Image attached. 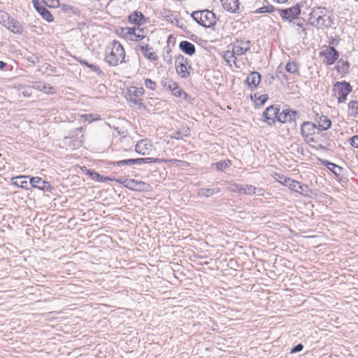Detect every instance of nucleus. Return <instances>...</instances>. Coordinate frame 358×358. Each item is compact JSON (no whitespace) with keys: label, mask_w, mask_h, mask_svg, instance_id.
I'll return each instance as SVG.
<instances>
[{"label":"nucleus","mask_w":358,"mask_h":358,"mask_svg":"<svg viewBox=\"0 0 358 358\" xmlns=\"http://www.w3.org/2000/svg\"><path fill=\"white\" fill-rule=\"evenodd\" d=\"M125 51L120 42L113 41L105 50V61L111 66H116L124 61Z\"/></svg>","instance_id":"1"},{"label":"nucleus","mask_w":358,"mask_h":358,"mask_svg":"<svg viewBox=\"0 0 358 358\" xmlns=\"http://www.w3.org/2000/svg\"><path fill=\"white\" fill-rule=\"evenodd\" d=\"M192 17L199 24L204 27H211L216 22L215 15L208 10L194 11Z\"/></svg>","instance_id":"2"},{"label":"nucleus","mask_w":358,"mask_h":358,"mask_svg":"<svg viewBox=\"0 0 358 358\" xmlns=\"http://www.w3.org/2000/svg\"><path fill=\"white\" fill-rule=\"evenodd\" d=\"M351 91L352 87L346 82H337L333 89L334 96L338 98L339 103L344 102Z\"/></svg>","instance_id":"3"},{"label":"nucleus","mask_w":358,"mask_h":358,"mask_svg":"<svg viewBox=\"0 0 358 358\" xmlns=\"http://www.w3.org/2000/svg\"><path fill=\"white\" fill-rule=\"evenodd\" d=\"M312 24L317 27H328L327 22L329 17L324 14V8H318L310 14Z\"/></svg>","instance_id":"4"},{"label":"nucleus","mask_w":358,"mask_h":358,"mask_svg":"<svg viewBox=\"0 0 358 358\" xmlns=\"http://www.w3.org/2000/svg\"><path fill=\"white\" fill-rule=\"evenodd\" d=\"M145 90L143 87H131L127 89L126 98L127 100L133 102L134 104H143L142 96L144 94Z\"/></svg>","instance_id":"5"},{"label":"nucleus","mask_w":358,"mask_h":358,"mask_svg":"<svg viewBox=\"0 0 358 358\" xmlns=\"http://www.w3.org/2000/svg\"><path fill=\"white\" fill-rule=\"evenodd\" d=\"M191 68L188 65L187 59L182 55H178L176 59V70L181 78H186L189 76V69Z\"/></svg>","instance_id":"6"},{"label":"nucleus","mask_w":358,"mask_h":358,"mask_svg":"<svg viewBox=\"0 0 358 358\" xmlns=\"http://www.w3.org/2000/svg\"><path fill=\"white\" fill-rule=\"evenodd\" d=\"M316 129V125L310 122H304L301 125V134L307 142H316L313 137Z\"/></svg>","instance_id":"7"},{"label":"nucleus","mask_w":358,"mask_h":358,"mask_svg":"<svg viewBox=\"0 0 358 358\" xmlns=\"http://www.w3.org/2000/svg\"><path fill=\"white\" fill-rule=\"evenodd\" d=\"M123 182L124 187L134 191L147 192L150 187L149 184L134 179H124Z\"/></svg>","instance_id":"8"},{"label":"nucleus","mask_w":358,"mask_h":358,"mask_svg":"<svg viewBox=\"0 0 358 358\" xmlns=\"http://www.w3.org/2000/svg\"><path fill=\"white\" fill-rule=\"evenodd\" d=\"M280 109L277 106H271L268 107L263 113L264 121L268 124L272 125L278 119Z\"/></svg>","instance_id":"9"},{"label":"nucleus","mask_w":358,"mask_h":358,"mask_svg":"<svg viewBox=\"0 0 358 358\" xmlns=\"http://www.w3.org/2000/svg\"><path fill=\"white\" fill-rule=\"evenodd\" d=\"M250 48V41L247 40H236L232 44L234 53L237 56L244 55Z\"/></svg>","instance_id":"10"},{"label":"nucleus","mask_w":358,"mask_h":358,"mask_svg":"<svg viewBox=\"0 0 358 358\" xmlns=\"http://www.w3.org/2000/svg\"><path fill=\"white\" fill-rule=\"evenodd\" d=\"M320 55L324 57V63L331 65L338 59L339 53L334 47H327L320 52Z\"/></svg>","instance_id":"11"},{"label":"nucleus","mask_w":358,"mask_h":358,"mask_svg":"<svg viewBox=\"0 0 358 358\" xmlns=\"http://www.w3.org/2000/svg\"><path fill=\"white\" fill-rule=\"evenodd\" d=\"M300 13L301 9L299 5H296L291 8L282 10L280 11V16L282 19L292 22L293 20L297 18Z\"/></svg>","instance_id":"12"},{"label":"nucleus","mask_w":358,"mask_h":358,"mask_svg":"<svg viewBox=\"0 0 358 358\" xmlns=\"http://www.w3.org/2000/svg\"><path fill=\"white\" fill-rule=\"evenodd\" d=\"M29 184L32 187L37 188L45 192H50L52 189L50 183L47 181H45L40 177L29 176Z\"/></svg>","instance_id":"13"},{"label":"nucleus","mask_w":358,"mask_h":358,"mask_svg":"<svg viewBox=\"0 0 358 358\" xmlns=\"http://www.w3.org/2000/svg\"><path fill=\"white\" fill-rule=\"evenodd\" d=\"M137 50H140L143 56L150 61H156L158 59V56L154 52L153 48L147 43H141L138 44Z\"/></svg>","instance_id":"14"},{"label":"nucleus","mask_w":358,"mask_h":358,"mask_svg":"<svg viewBox=\"0 0 358 358\" xmlns=\"http://www.w3.org/2000/svg\"><path fill=\"white\" fill-rule=\"evenodd\" d=\"M152 150V143L150 140L144 138L137 142L135 146L136 152L142 155H148Z\"/></svg>","instance_id":"15"},{"label":"nucleus","mask_w":358,"mask_h":358,"mask_svg":"<svg viewBox=\"0 0 358 358\" xmlns=\"http://www.w3.org/2000/svg\"><path fill=\"white\" fill-rule=\"evenodd\" d=\"M232 192H243V194L252 195L255 194L256 187L251 185L231 184L229 187Z\"/></svg>","instance_id":"16"},{"label":"nucleus","mask_w":358,"mask_h":358,"mask_svg":"<svg viewBox=\"0 0 358 358\" xmlns=\"http://www.w3.org/2000/svg\"><path fill=\"white\" fill-rule=\"evenodd\" d=\"M33 5L37 12L46 21L50 22L54 20L50 12L43 6H41L37 0H33Z\"/></svg>","instance_id":"17"},{"label":"nucleus","mask_w":358,"mask_h":358,"mask_svg":"<svg viewBox=\"0 0 358 358\" xmlns=\"http://www.w3.org/2000/svg\"><path fill=\"white\" fill-rule=\"evenodd\" d=\"M296 114L297 113L296 111L283 110L281 113H278L277 120L281 123L291 122L292 120H294Z\"/></svg>","instance_id":"18"},{"label":"nucleus","mask_w":358,"mask_h":358,"mask_svg":"<svg viewBox=\"0 0 358 358\" xmlns=\"http://www.w3.org/2000/svg\"><path fill=\"white\" fill-rule=\"evenodd\" d=\"M223 8L231 13L238 12L239 1L238 0H221Z\"/></svg>","instance_id":"19"},{"label":"nucleus","mask_w":358,"mask_h":358,"mask_svg":"<svg viewBox=\"0 0 358 358\" xmlns=\"http://www.w3.org/2000/svg\"><path fill=\"white\" fill-rule=\"evenodd\" d=\"M261 80V76L257 71H253L246 78V83L251 89L256 88Z\"/></svg>","instance_id":"20"},{"label":"nucleus","mask_w":358,"mask_h":358,"mask_svg":"<svg viewBox=\"0 0 358 358\" xmlns=\"http://www.w3.org/2000/svg\"><path fill=\"white\" fill-rule=\"evenodd\" d=\"M145 158H138V159H124L117 162H113L111 164L113 166H131L134 164H141L144 163Z\"/></svg>","instance_id":"21"},{"label":"nucleus","mask_w":358,"mask_h":358,"mask_svg":"<svg viewBox=\"0 0 358 358\" xmlns=\"http://www.w3.org/2000/svg\"><path fill=\"white\" fill-rule=\"evenodd\" d=\"M278 180L283 185L288 187L290 189L293 190L294 188L298 187V181L287 178L283 175L277 174Z\"/></svg>","instance_id":"22"},{"label":"nucleus","mask_w":358,"mask_h":358,"mask_svg":"<svg viewBox=\"0 0 358 358\" xmlns=\"http://www.w3.org/2000/svg\"><path fill=\"white\" fill-rule=\"evenodd\" d=\"M27 178H29V176H20L17 177H14L12 178L13 180V185L20 187L21 188L28 189H29V182L26 180Z\"/></svg>","instance_id":"23"},{"label":"nucleus","mask_w":358,"mask_h":358,"mask_svg":"<svg viewBox=\"0 0 358 358\" xmlns=\"http://www.w3.org/2000/svg\"><path fill=\"white\" fill-rule=\"evenodd\" d=\"M180 49L188 55H192L195 53V46L187 41H182L179 44Z\"/></svg>","instance_id":"24"},{"label":"nucleus","mask_w":358,"mask_h":358,"mask_svg":"<svg viewBox=\"0 0 358 358\" xmlns=\"http://www.w3.org/2000/svg\"><path fill=\"white\" fill-rule=\"evenodd\" d=\"M163 85L165 88L171 90L174 96H176L177 97L181 96L182 92L181 91V90L180 89V87L178 86V85L176 83H174L171 80H168V81L164 82Z\"/></svg>","instance_id":"25"},{"label":"nucleus","mask_w":358,"mask_h":358,"mask_svg":"<svg viewBox=\"0 0 358 358\" xmlns=\"http://www.w3.org/2000/svg\"><path fill=\"white\" fill-rule=\"evenodd\" d=\"M6 27L15 34H21L22 31V27L20 23L15 20L13 19L11 21H8L6 24H5Z\"/></svg>","instance_id":"26"},{"label":"nucleus","mask_w":358,"mask_h":358,"mask_svg":"<svg viewBox=\"0 0 358 358\" xmlns=\"http://www.w3.org/2000/svg\"><path fill=\"white\" fill-rule=\"evenodd\" d=\"M221 192L218 187L215 188H201L198 190L199 196L209 197Z\"/></svg>","instance_id":"27"},{"label":"nucleus","mask_w":358,"mask_h":358,"mask_svg":"<svg viewBox=\"0 0 358 358\" xmlns=\"http://www.w3.org/2000/svg\"><path fill=\"white\" fill-rule=\"evenodd\" d=\"M349 67L350 64L347 61L341 59L338 60L336 69L338 73L344 74L348 72Z\"/></svg>","instance_id":"28"},{"label":"nucleus","mask_w":358,"mask_h":358,"mask_svg":"<svg viewBox=\"0 0 358 358\" xmlns=\"http://www.w3.org/2000/svg\"><path fill=\"white\" fill-rule=\"evenodd\" d=\"M223 57L226 62L230 66H231L232 64H236V55H235V53H234L233 50L231 51L227 50L224 52Z\"/></svg>","instance_id":"29"},{"label":"nucleus","mask_w":358,"mask_h":358,"mask_svg":"<svg viewBox=\"0 0 358 358\" xmlns=\"http://www.w3.org/2000/svg\"><path fill=\"white\" fill-rule=\"evenodd\" d=\"M78 61L81 64L85 65V66H87L88 68H90L92 71L95 72L99 76L103 74L102 70L100 69V67L99 66L93 64H90L88 62H87L84 59H78Z\"/></svg>","instance_id":"30"},{"label":"nucleus","mask_w":358,"mask_h":358,"mask_svg":"<svg viewBox=\"0 0 358 358\" xmlns=\"http://www.w3.org/2000/svg\"><path fill=\"white\" fill-rule=\"evenodd\" d=\"M37 89L48 94H52L56 93L55 88L50 85V84L46 83H39L36 86Z\"/></svg>","instance_id":"31"},{"label":"nucleus","mask_w":358,"mask_h":358,"mask_svg":"<svg viewBox=\"0 0 358 358\" xmlns=\"http://www.w3.org/2000/svg\"><path fill=\"white\" fill-rule=\"evenodd\" d=\"M331 122L325 115H322L319 120H318V126L320 127L322 130H327L331 127Z\"/></svg>","instance_id":"32"},{"label":"nucleus","mask_w":358,"mask_h":358,"mask_svg":"<svg viewBox=\"0 0 358 358\" xmlns=\"http://www.w3.org/2000/svg\"><path fill=\"white\" fill-rule=\"evenodd\" d=\"M143 19V15L141 12L135 11L129 15V21L136 24H140Z\"/></svg>","instance_id":"33"},{"label":"nucleus","mask_w":358,"mask_h":358,"mask_svg":"<svg viewBox=\"0 0 358 358\" xmlns=\"http://www.w3.org/2000/svg\"><path fill=\"white\" fill-rule=\"evenodd\" d=\"M136 29L126 27L122 29V34L124 37L128 40L134 41V36H136Z\"/></svg>","instance_id":"34"},{"label":"nucleus","mask_w":358,"mask_h":358,"mask_svg":"<svg viewBox=\"0 0 358 358\" xmlns=\"http://www.w3.org/2000/svg\"><path fill=\"white\" fill-rule=\"evenodd\" d=\"M189 135V129L184 128L182 131H178L171 135V138L176 139H181L184 136H187Z\"/></svg>","instance_id":"35"},{"label":"nucleus","mask_w":358,"mask_h":358,"mask_svg":"<svg viewBox=\"0 0 358 358\" xmlns=\"http://www.w3.org/2000/svg\"><path fill=\"white\" fill-rule=\"evenodd\" d=\"M285 69L288 73H296L299 71V65L294 62H289L286 64Z\"/></svg>","instance_id":"36"},{"label":"nucleus","mask_w":358,"mask_h":358,"mask_svg":"<svg viewBox=\"0 0 358 358\" xmlns=\"http://www.w3.org/2000/svg\"><path fill=\"white\" fill-rule=\"evenodd\" d=\"M298 187L296 188H294V189H293V191L296 192H298V193H300L303 195H305V196H307L308 195V192H309V189H308V185H302L301 184L299 181H298V185H297Z\"/></svg>","instance_id":"37"},{"label":"nucleus","mask_w":358,"mask_h":358,"mask_svg":"<svg viewBox=\"0 0 358 358\" xmlns=\"http://www.w3.org/2000/svg\"><path fill=\"white\" fill-rule=\"evenodd\" d=\"M214 165L215 166L217 170L222 171L225 168L231 165V161L229 159L220 161L218 162H216Z\"/></svg>","instance_id":"38"},{"label":"nucleus","mask_w":358,"mask_h":358,"mask_svg":"<svg viewBox=\"0 0 358 358\" xmlns=\"http://www.w3.org/2000/svg\"><path fill=\"white\" fill-rule=\"evenodd\" d=\"M87 174L90 176V177L96 181L101 182L103 181V176L100 175L99 173L96 172L94 170H88Z\"/></svg>","instance_id":"39"},{"label":"nucleus","mask_w":358,"mask_h":358,"mask_svg":"<svg viewBox=\"0 0 358 358\" xmlns=\"http://www.w3.org/2000/svg\"><path fill=\"white\" fill-rule=\"evenodd\" d=\"M327 168L336 175H339L342 169L341 166L331 162L328 163Z\"/></svg>","instance_id":"40"},{"label":"nucleus","mask_w":358,"mask_h":358,"mask_svg":"<svg viewBox=\"0 0 358 358\" xmlns=\"http://www.w3.org/2000/svg\"><path fill=\"white\" fill-rule=\"evenodd\" d=\"M42 1L50 8H58L59 6V0H42Z\"/></svg>","instance_id":"41"},{"label":"nucleus","mask_w":358,"mask_h":358,"mask_svg":"<svg viewBox=\"0 0 358 358\" xmlns=\"http://www.w3.org/2000/svg\"><path fill=\"white\" fill-rule=\"evenodd\" d=\"M145 86L148 89H150L151 90H155L157 84L152 80H151L150 78H146L145 80Z\"/></svg>","instance_id":"42"},{"label":"nucleus","mask_w":358,"mask_h":358,"mask_svg":"<svg viewBox=\"0 0 358 358\" xmlns=\"http://www.w3.org/2000/svg\"><path fill=\"white\" fill-rule=\"evenodd\" d=\"M273 8L272 6H266L257 9L255 12L257 13H271L272 12Z\"/></svg>","instance_id":"43"},{"label":"nucleus","mask_w":358,"mask_h":358,"mask_svg":"<svg viewBox=\"0 0 358 358\" xmlns=\"http://www.w3.org/2000/svg\"><path fill=\"white\" fill-rule=\"evenodd\" d=\"M145 38V35L143 34V30L139 28L136 29V36H134V41H137L139 40H142Z\"/></svg>","instance_id":"44"},{"label":"nucleus","mask_w":358,"mask_h":358,"mask_svg":"<svg viewBox=\"0 0 358 358\" xmlns=\"http://www.w3.org/2000/svg\"><path fill=\"white\" fill-rule=\"evenodd\" d=\"M349 108L355 112V115L358 114V101H351L349 103Z\"/></svg>","instance_id":"45"},{"label":"nucleus","mask_w":358,"mask_h":358,"mask_svg":"<svg viewBox=\"0 0 358 358\" xmlns=\"http://www.w3.org/2000/svg\"><path fill=\"white\" fill-rule=\"evenodd\" d=\"M268 99V96L266 94H263L259 96L256 100V105L262 106L263 105Z\"/></svg>","instance_id":"46"},{"label":"nucleus","mask_w":358,"mask_h":358,"mask_svg":"<svg viewBox=\"0 0 358 358\" xmlns=\"http://www.w3.org/2000/svg\"><path fill=\"white\" fill-rule=\"evenodd\" d=\"M165 162V161L164 159H160L158 158L146 157V158H145L144 163H145V164H150V163H153V162L160 163V162Z\"/></svg>","instance_id":"47"},{"label":"nucleus","mask_w":358,"mask_h":358,"mask_svg":"<svg viewBox=\"0 0 358 358\" xmlns=\"http://www.w3.org/2000/svg\"><path fill=\"white\" fill-rule=\"evenodd\" d=\"M350 145L355 148H358V135L353 136L350 138Z\"/></svg>","instance_id":"48"},{"label":"nucleus","mask_w":358,"mask_h":358,"mask_svg":"<svg viewBox=\"0 0 358 358\" xmlns=\"http://www.w3.org/2000/svg\"><path fill=\"white\" fill-rule=\"evenodd\" d=\"M303 348V345L301 343L296 345L291 350V353H296L301 352Z\"/></svg>","instance_id":"49"},{"label":"nucleus","mask_w":358,"mask_h":358,"mask_svg":"<svg viewBox=\"0 0 358 358\" xmlns=\"http://www.w3.org/2000/svg\"><path fill=\"white\" fill-rule=\"evenodd\" d=\"M84 138V135L82 134L80 138H78V140L76 141V143L75 144L73 145V146H76V147H80L82 145V143H83V138Z\"/></svg>","instance_id":"50"},{"label":"nucleus","mask_w":358,"mask_h":358,"mask_svg":"<svg viewBox=\"0 0 358 358\" xmlns=\"http://www.w3.org/2000/svg\"><path fill=\"white\" fill-rule=\"evenodd\" d=\"M329 143H328L327 142L325 143V145H323V144L317 145V148L324 150H327V146H329Z\"/></svg>","instance_id":"51"},{"label":"nucleus","mask_w":358,"mask_h":358,"mask_svg":"<svg viewBox=\"0 0 358 358\" xmlns=\"http://www.w3.org/2000/svg\"><path fill=\"white\" fill-rule=\"evenodd\" d=\"M6 66V63L3 61H0V69H3Z\"/></svg>","instance_id":"52"},{"label":"nucleus","mask_w":358,"mask_h":358,"mask_svg":"<svg viewBox=\"0 0 358 358\" xmlns=\"http://www.w3.org/2000/svg\"><path fill=\"white\" fill-rule=\"evenodd\" d=\"M273 2H276L278 3H283L287 2L288 0H272Z\"/></svg>","instance_id":"53"},{"label":"nucleus","mask_w":358,"mask_h":358,"mask_svg":"<svg viewBox=\"0 0 358 358\" xmlns=\"http://www.w3.org/2000/svg\"><path fill=\"white\" fill-rule=\"evenodd\" d=\"M83 127H79V128H77L76 130H75V133L77 132V131H80V132H82L83 131Z\"/></svg>","instance_id":"54"},{"label":"nucleus","mask_w":358,"mask_h":358,"mask_svg":"<svg viewBox=\"0 0 358 358\" xmlns=\"http://www.w3.org/2000/svg\"><path fill=\"white\" fill-rule=\"evenodd\" d=\"M124 180V179H118V180H117V181L118 182H120V183H121V184L124 185V182H123V180Z\"/></svg>","instance_id":"55"},{"label":"nucleus","mask_w":358,"mask_h":358,"mask_svg":"<svg viewBox=\"0 0 358 358\" xmlns=\"http://www.w3.org/2000/svg\"><path fill=\"white\" fill-rule=\"evenodd\" d=\"M355 1L358 2V0H355Z\"/></svg>","instance_id":"56"}]
</instances>
